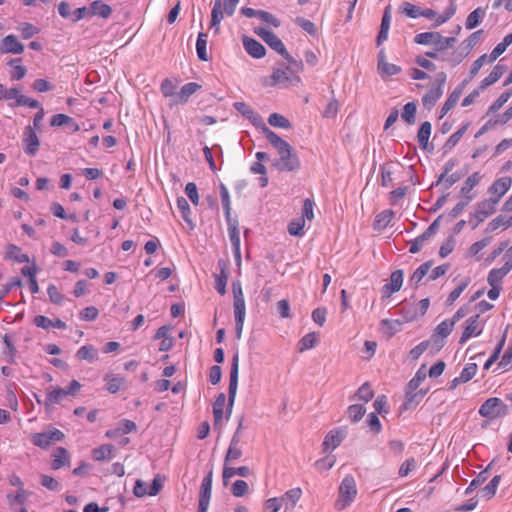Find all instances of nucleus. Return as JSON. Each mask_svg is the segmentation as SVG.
Returning a JSON list of instances; mask_svg holds the SVG:
<instances>
[{
  "label": "nucleus",
  "mask_w": 512,
  "mask_h": 512,
  "mask_svg": "<svg viewBox=\"0 0 512 512\" xmlns=\"http://www.w3.org/2000/svg\"><path fill=\"white\" fill-rule=\"evenodd\" d=\"M243 47L245 51L255 59H261L266 54L265 47L254 38L243 36L242 38Z\"/></svg>",
  "instance_id": "18"
},
{
  "label": "nucleus",
  "mask_w": 512,
  "mask_h": 512,
  "mask_svg": "<svg viewBox=\"0 0 512 512\" xmlns=\"http://www.w3.org/2000/svg\"><path fill=\"white\" fill-rule=\"evenodd\" d=\"M497 199H486L480 202L474 211V219L477 222L485 221L489 216H491L497 207Z\"/></svg>",
  "instance_id": "15"
},
{
  "label": "nucleus",
  "mask_w": 512,
  "mask_h": 512,
  "mask_svg": "<svg viewBox=\"0 0 512 512\" xmlns=\"http://www.w3.org/2000/svg\"><path fill=\"white\" fill-rule=\"evenodd\" d=\"M438 227L439 226H428V228L421 235L410 242L411 245L409 252L411 254L418 253L423 247L424 243L436 234Z\"/></svg>",
  "instance_id": "23"
},
{
  "label": "nucleus",
  "mask_w": 512,
  "mask_h": 512,
  "mask_svg": "<svg viewBox=\"0 0 512 512\" xmlns=\"http://www.w3.org/2000/svg\"><path fill=\"white\" fill-rule=\"evenodd\" d=\"M76 356L80 360H86L89 362H93L97 360L98 353L97 350L92 345L82 346L76 353Z\"/></svg>",
  "instance_id": "43"
},
{
  "label": "nucleus",
  "mask_w": 512,
  "mask_h": 512,
  "mask_svg": "<svg viewBox=\"0 0 512 512\" xmlns=\"http://www.w3.org/2000/svg\"><path fill=\"white\" fill-rule=\"evenodd\" d=\"M365 413L366 409L361 404L350 405L346 410V414L352 423L360 421Z\"/></svg>",
  "instance_id": "40"
},
{
  "label": "nucleus",
  "mask_w": 512,
  "mask_h": 512,
  "mask_svg": "<svg viewBox=\"0 0 512 512\" xmlns=\"http://www.w3.org/2000/svg\"><path fill=\"white\" fill-rule=\"evenodd\" d=\"M90 13L93 16L108 18L112 13V8L100 0L93 1L90 5Z\"/></svg>",
  "instance_id": "33"
},
{
  "label": "nucleus",
  "mask_w": 512,
  "mask_h": 512,
  "mask_svg": "<svg viewBox=\"0 0 512 512\" xmlns=\"http://www.w3.org/2000/svg\"><path fill=\"white\" fill-rule=\"evenodd\" d=\"M296 67L292 64L290 66L281 65L275 68L269 77H265L262 80V84L265 87H280L288 88L296 86L301 83V78L297 74Z\"/></svg>",
  "instance_id": "2"
},
{
  "label": "nucleus",
  "mask_w": 512,
  "mask_h": 512,
  "mask_svg": "<svg viewBox=\"0 0 512 512\" xmlns=\"http://www.w3.org/2000/svg\"><path fill=\"white\" fill-rule=\"evenodd\" d=\"M403 284V271L395 270L391 273L390 283L382 287L383 297H390L393 293L398 292Z\"/></svg>",
  "instance_id": "21"
},
{
  "label": "nucleus",
  "mask_w": 512,
  "mask_h": 512,
  "mask_svg": "<svg viewBox=\"0 0 512 512\" xmlns=\"http://www.w3.org/2000/svg\"><path fill=\"white\" fill-rule=\"evenodd\" d=\"M317 344V335L315 332L304 335L298 342V351L303 352L312 349Z\"/></svg>",
  "instance_id": "45"
},
{
  "label": "nucleus",
  "mask_w": 512,
  "mask_h": 512,
  "mask_svg": "<svg viewBox=\"0 0 512 512\" xmlns=\"http://www.w3.org/2000/svg\"><path fill=\"white\" fill-rule=\"evenodd\" d=\"M485 15V11L482 8H477L474 11H472L465 22V26L467 29H474L477 27L480 22L482 21L483 17Z\"/></svg>",
  "instance_id": "41"
},
{
  "label": "nucleus",
  "mask_w": 512,
  "mask_h": 512,
  "mask_svg": "<svg viewBox=\"0 0 512 512\" xmlns=\"http://www.w3.org/2000/svg\"><path fill=\"white\" fill-rule=\"evenodd\" d=\"M24 51V45L18 41L15 35H7L0 43V52L2 54H21Z\"/></svg>",
  "instance_id": "19"
},
{
  "label": "nucleus",
  "mask_w": 512,
  "mask_h": 512,
  "mask_svg": "<svg viewBox=\"0 0 512 512\" xmlns=\"http://www.w3.org/2000/svg\"><path fill=\"white\" fill-rule=\"evenodd\" d=\"M399 313L405 322H412L419 316L418 308L414 304H404L399 309Z\"/></svg>",
  "instance_id": "47"
},
{
  "label": "nucleus",
  "mask_w": 512,
  "mask_h": 512,
  "mask_svg": "<svg viewBox=\"0 0 512 512\" xmlns=\"http://www.w3.org/2000/svg\"><path fill=\"white\" fill-rule=\"evenodd\" d=\"M238 375H239V354L236 352L233 355L230 369V379L228 387V405L226 409V419L228 420L232 413V408L235 402L237 388H238Z\"/></svg>",
  "instance_id": "8"
},
{
  "label": "nucleus",
  "mask_w": 512,
  "mask_h": 512,
  "mask_svg": "<svg viewBox=\"0 0 512 512\" xmlns=\"http://www.w3.org/2000/svg\"><path fill=\"white\" fill-rule=\"evenodd\" d=\"M255 33L273 50H275L278 54H280L283 58L287 60L289 64H292L296 67L297 71H303L304 66L301 61L295 60L287 51L282 40L272 31H269L265 28H256Z\"/></svg>",
  "instance_id": "3"
},
{
  "label": "nucleus",
  "mask_w": 512,
  "mask_h": 512,
  "mask_svg": "<svg viewBox=\"0 0 512 512\" xmlns=\"http://www.w3.org/2000/svg\"><path fill=\"white\" fill-rule=\"evenodd\" d=\"M356 495L355 479L352 475H346L339 486V496L335 502V508L339 511L345 509L354 501Z\"/></svg>",
  "instance_id": "6"
},
{
  "label": "nucleus",
  "mask_w": 512,
  "mask_h": 512,
  "mask_svg": "<svg viewBox=\"0 0 512 512\" xmlns=\"http://www.w3.org/2000/svg\"><path fill=\"white\" fill-rule=\"evenodd\" d=\"M212 480H213V470H210L207 475L203 478L200 494H199V504H198V512H207L209 508L211 493H212Z\"/></svg>",
  "instance_id": "11"
},
{
  "label": "nucleus",
  "mask_w": 512,
  "mask_h": 512,
  "mask_svg": "<svg viewBox=\"0 0 512 512\" xmlns=\"http://www.w3.org/2000/svg\"><path fill=\"white\" fill-rule=\"evenodd\" d=\"M460 95H461V92L455 90L448 96L447 100L445 101L444 105L441 108V115H440L441 118L443 116H445L451 109H453L455 107V105L457 104V102L460 99Z\"/></svg>",
  "instance_id": "50"
},
{
  "label": "nucleus",
  "mask_w": 512,
  "mask_h": 512,
  "mask_svg": "<svg viewBox=\"0 0 512 512\" xmlns=\"http://www.w3.org/2000/svg\"><path fill=\"white\" fill-rule=\"evenodd\" d=\"M177 83L169 78H166L162 81L160 89L162 94L165 97H170L171 105H173V100H175Z\"/></svg>",
  "instance_id": "46"
},
{
  "label": "nucleus",
  "mask_w": 512,
  "mask_h": 512,
  "mask_svg": "<svg viewBox=\"0 0 512 512\" xmlns=\"http://www.w3.org/2000/svg\"><path fill=\"white\" fill-rule=\"evenodd\" d=\"M29 496V492L25 489H18L16 494L8 493L6 499L11 509H14L16 504L23 505Z\"/></svg>",
  "instance_id": "36"
},
{
  "label": "nucleus",
  "mask_w": 512,
  "mask_h": 512,
  "mask_svg": "<svg viewBox=\"0 0 512 512\" xmlns=\"http://www.w3.org/2000/svg\"><path fill=\"white\" fill-rule=\"evenodd\" d=\"M454 328L453 321L449 319H445L440 324L437 325L435 329V335H438L442 338H446L452 332Z\"/></svg>",
  "instance_id": "55"
},
{
  "label": "nucleus",
  "mask_w": 512,
  "mask_h": 512,
  "mask_svg": "<svg viewBox=\"0 0 512 512\" xmlns=\"http://www.w3.org/2000/svg\"><path fill=\"white\" fill-rule=\"evenodd\" d=\"M23 145L24 151L31 156L35 155L39 149L40 142L38 136L31 126H27L24 130Z\"/></svg>",
  "instance_id": "16"
},
{
  "label": "nucleus",
  "mask_w": 512,
  "mask_h": 512,
  "mask_svg": "<svg viewBox=\"0 0 512 512\" xmlns=\"http://www.w3.org/2000/svg\"><path fill=\"white\" fill-rule=\"evenodd\" d=\"M447 76L444 72H440L437 74L434 82L432 83L428 92L422 97L423 106L430 110L432 109L437 101L443 95V88L446 83Z\"/></svg>",
  "instance_id": "7"
},
{
  "label": "nucleus",
  "mask_w": 512,
  "mask_h": 512,
  "mask_svg": "<svg viewBox=\"0 0 512 512\" xmlns=\"http://www.w3.org/2000/svg\"><path fill=\"white\" fill-rule=\"evenodd\" d=\"M295 23L301 27L304 31H306L308 34L314 36L316 35L317 33V28L315 26V24L308 20V19H305L303 17H297L295 19Z\"/></svg>",
  "instance_id": "62"
},
{
  "label": "nucleus",
  "mask_w": 512,
  "mask_h": 512,
  "mask_svg": "<svg viewBox=\"0 0 512 512\" xmlns=\"http://www.w3.org/2000/svg\"><path fill=\"white\" fill-rule=\"evenodd\" d=\"M5 259L17 263H28L29 256L22 252V249L14 244H9L5 252Z\"/></svg>",
  "instance_id": "30"
},
{
  "label": "nucleus",
  "mask_w": 512,
  "mask_h": 512,
  "mask_svg": "<svg viewBox=\"0 0 512 512\" xmlns=\"http://www.w3.org/2000/svg\"><path fill=\"white\" fill-rule=\"evenodd\" d=\"M233 292V309L235 318V337L241 339L242 331L244 327V321L246 317V306L242 290V285L239 280L232 282Z\"/></svg>",
  "instance_id": "4"
},
{
  "label": "nucleus",
  "mask_w": 512,
  "mask_h": 512,
  "mask_svg": "<svg viewBox=\"0 0 512 512\" xmlns=\"http://www.w3.org/2000/svg\"><path fill=\"white\" fill-rule=\"evenodd\" d=\"M374 396V391L372 390L370 384L365 382L363 385L359 387L357 392L355 393V397L359 400L364 401L365 403L369 402Z\"/></svg>",
  "instance_id": "51"
},
{
  "label": "nucleus",
  "mask_w": 512,
  "mask_h": 512,
  "mask_svg": "<svg viewBox=\"0 0 512 512\" xmlns=\"http://www.w3.org/2000/svg\"><path fill=\"white\" fill-rule=\"evenodd\" d=\"M104 379L107 382L106 389L112 394L117 393L124 384V378L122 377L106 375Z\"/></svg>",
  "instance_id": "49"
},
{
  "label": "nucleus",
  "mask_w": 512,
  "mask_h": 512,
  "mask_svg": "<svg viewBox=\"0 0 512 512\" xmlns=\"http://www.w3.org/2000/svg\"><path fill=\"white\" fill-rule=\"evenodd\" d=\"M378 58V72L382 78L390 77L401 72L400 66L386 61L384 51H380Z\"/></svg>",
  "instance_id": "22"
},
{
  "label": "nucleus",
  "mask_w": 512,
  "mask_h": 512,
  "mask_svg": "<svg viewBox=\"0 0 512 512\" xmlns=\"http://www.w3.org/2000/svg\"><path fill=\"white\" fill-rule=\"evenodd\" d=\"M427 376L426 365L423 364L416 372L415 376L408 382V391L406 392V398L409 402H413L417 397V393L414 391L420 386Z\"/></svg>",
  "instance_id": "17"
},
{
  "label": "nucleus",
  "mask_w": 512,
  "mask_h": 512,
  "mask_svg": "<svg viewBox=\"0 0 512 512\" xmlns=\"http://www.w3.org/2000/svg\"><path fill=\"white\" fill-rule=\"evenodd\" d=\"M63 396H66L64 388H56L49 391L46 395L45 406L49 407L50 405L59 403Z\"/></svg>",
  "instance_id": "53"
},
{
  "label": "nucleus",
  "mask_w": 512,
  "mask_h": 512,
  "mask_svg": "<svg viewBox=\"0 0 512 512\" xmlns=\"http://www.w3.org/2000/svg\"><path fill=\"white\" fill-rule=\"evenodd\" d=\"M114 447L111 444H104L92 450V458L95 461H105L111 459V453Z\"/></svg>",
  "instance_id": "35"
},
{
  "label": "nucleus",
  "mask_w": 512,
  "mask_h": 512,
  "mask_svg": "<svg viewBox=\"0 0 512 512\" xmlns=\"http://www.w3.org/2000/svg\"><path fill=\"white\" fill-rule=\"evenodd\" d=\"M229 238L233 248V254L235 259L241 261L240 252V231L237 226H229Z\"/></svg>",
  "instance_id": "32"
},
{
  "label": "nucleus",
  "mask_w": 512,
  "mask_h": 512,
  "mask_svg": "<svg viewBox=\"0 0 512 512\" xmlns=\"http://www.w3.org/2000/svg\"><path fill=\"white\" fill-rule=\"evenodd\" d=\"M511 271V265H503L501 268L492 269L488 276L487 282L489 285L502 286L503 278Z\"/></svg>",
  "instance_id": "27"
},
{
  "label": "nucleus",
  "mask_w": 512,
  "mask_h": 512,
  "mask_svg": "<svg viewBox=\"0 0 512 512\" xmlns=\"http://www.w3.org/2000/svg\"><path fill=\"white\" fill-rule=\"evenodd\" d=\"M218 266L220 268V274L216 276L215 289L220 295H224L226 293V284L228 279L227 265L223 259H220L218 261Z\"/></svg>",
  "instance_id": "29"
},
{
  "label": "nucleus",
  "mask_w": 512,
  "mask_h": 512,
  "mask_svg": "<svg viewBox=\"0 0 512 512\" xmlns=\"http://www.w3.org/2000/svg\"><path fill=\"white\" fill-rule=\"evenodd\" d=\"M456 12V5L453 2H450L449 7L445 11L444 14H437L432 9H424L421 12V17H425L427 19L434 21V26H440L443 23L447 22Z\"/></svg>",
  "instance_id": "14"
},
{
  "label": "nucleus",
  "mask_w": 512,
  "mask_h": 512,
  "mask_svg": "<svg viewBox=\"0 0 512 512\" xmlns=\"http://www.w3.org/2000/svg\"><path fill=\"white\" fill-rule=\"evenodd\" d=\"M471 279L469 277L464 278L461 280V282L457 285V287L450 292L448 295L445 305L451 306L454 304V302L460 297V295L463 293V291L468 287L470 284Z\"/></svg>",
  "instance_id": "34"
},
{
  "label": "nucleus",
  "mask_w": 512,
  "mask_h": 512,
  "mask_svg": "<svg viewBox=\"0 0 512 512\" xmlns=\"http://www.w3.org/2000/svg\"><path fill=\"white\" fill-rule=\"evenodd\" d=\"M237 3L227 0H216L211 12V27L218 26L226 16H232L235 12Z\"/></svg>",
  "instance_id": "10"
},
{
  "label": "nucleus",
  "mask_w": 512,
  "mask_h": 512,
  "mask_svg": "<svg viewBox=\"0 0 512 512\" xmlns=\"http://www.w3.org/2000/svg\"><path fill=\"white\" fill-rule=\"evenodd\" d=\"M512 88L503 92L488 108L487 114L496 113L499 111L511 98Z\"/></svg>",
  "instance_id": "39"
},
{
  "label": "nucleus",
  "mask_w": 512,
  "mask_h": 512,
  "mask_svg": "<svg viewBox=\"0 0 512 512\" xmlns=\"http://www.w3.org/2000/svg\"><path fill=\"white\" fill-rule=\"evenodd\" d=\"M414 42L432 46L437 51H445L455 45L456 38L444 37L439 32H422L414 37Z\"/></svg>",
  "instance_id": "5"
},
{
  "label": "nucleus",
  "mask_w": 512,
  "mask_h": 512,
  "mask_svg": "<svg viewBox=\"0 0 512 512\" xmlns=\"http://www.w3.org/2000/svg\"><path fill=\"white\" fill-rule=\"evenodd\" d=\"M196 51L198 58L202 61L208 60L207 53V34L199 33L196 41Z\"/></svg>",
  "instance_id": "44"
},
{
  "label": "nucleus",
  "mask_w": 512,
  "mask_h": 512,
  "mask_svg": "<svg viewBox=\"0 0 512 512\" xmlns=\"http://www.w3.org/2000/svg\"><path fill=\"white\" fill-rule=\"evenodd\" d=\"M479 315L469 317L465 324L464 331L459 339V344H465L472 336H478L481 333L479 328Z\"/></svg>",
  "instance_id": "20"
},
{
  "label": "nucleus",
  "mask_w": 512,
  "mask_h": 512,
  "mask_svg": "<svg viewBox=\"0 0 512 512\" xmlns=\"http://www.w3.org/2000/svg\"><path fill=\"white\" fill-rule=\"evenodd\" d=\"M482 176L479 172H474L471 174L464 182V185L462 187L463 193H469L476 185L479 184L481 181Z\"/></svg>",
  "instance_id": "61"
},
{
  "label": "nucleus",
  "mask_w": 512,
  "mask_h": 512,
  "mask_svg": "<svg viewBox=\"0 0 512 512\" xmlns=\"http://www.w3.org/2000/svg\"><path fill=\"white\" fill-rule=\"evenodd\" d=\"M235 475H239L241 477H249L251 475V470L248 466H241L238 468L229 467L228 464H224L222 478L223 484L226 486L228 480Z\"/></svg>",
  "instance_id": "26"
},
{
  "label": "nucleus",
  "mask_w": 512,
  "mask_h": 512,
  "mask_svg": "<svg viewBox=\"0 0 512 512\" xmlns=\"http://www.w3.org/2000/svg\"><path fill=\"white\" fill-rule=\"evenodd\" d=\"M220 190V198L222 202V206L225 212L226 220L228 224H233V222H236L237 220L235 218L231 217V198L230 193L227 189V187L221 183L219 186Z\"/></svg>",
  "instance_id": "28"
},
{
  "label": "nucleus",
  "mask_w": 512,
  "mask_h": 512,
  "mask_svg": "<svg viewBox=\"0 0 512 512\" xmlns=\"http://www.w3.org/2000/svg\"><path fill=\"white\" fill-rule=\"evenodd\" d=\"M432 126L431 123L428 121H425L421 124L418 133H417V140L419 145L422 148H426L428 145V140L431 135Z\"/></svg>",
  "instance_id": "38"
},
{
  "label": "nucleus",
  "mask_w": 512,
  "mask_h": 512,
  "mask_svg": "<svg viewBox=\"0 0 512 512\" xmlns=\"http://www.w3.org/2000/svg\"><path fill=\"white\" fill-rule=\"evenodd\" d=\"M402 12L410 18L421 17L422 10L410 2H404L401 6Z\"/></svg>",
  "instance_id": "63"
},
{
  "label": "nucleus",
  "mask_w": 512,
  "mask_h": 512,
  "mask_svg": "<svg viewBox=\"0 0 512 512\" xmlns=\"http://www.w3.org/2000/svg\"><path fill=\"white\" fill-rule=\"evenodd\" d=\"M416 105L413 102L405 104L403 112L401 114L402 119L408 124H412L415 121Z\"/></svg>",
  "instance_id": "59"
},
{
  "label": "nucleus",
  "mask_w": 512,
  "mask_h": 512,
  "mask_svg": "<svg viewBox=\"0 0 512 512\" xmlns=\"http://www.w3.org/2000/svg\"><path fill=\"white\" fill-rule=\"evenodd\" d=\"M505 72H506V66L503 64H497L496 66H494V68L489 73V75L481 81L479 88L481 90L487 89L489 86L496 83L503 76V74Z\"/></svg>",
  "instance_id": "24"
},
{
  "label": "nucleus",
  "mask_w": 512,
  "mask_h": 512,
  "mask_svg": "<svg viewBox=\"0 0 512 512\" xmlns=\"http://www.w3.org/2000/svg\"><path fill=\"white\" fill-rule=\"evenodd\" d=\"M482 417L495 419L508 414V406L497 397L488 398L479 408Z\"/></svg>",
  "instance_id": "9"
},
{
  "label": "nucleus",
  "mask_w": 512,
  "mask_h": 512,
  "mask_svg": "<svg viewBox=\"0 0 512 512\" xmlns=\"http://www.w3.org/2000/svg\"><path fill=\"white\" fill-rule=\"evenodd\" d=\"M313 209H314V203L311 199H305L303 201V207H302V220L303 222H306V221H313L314 220V213H313Z\"/></svg>",
  "instance_id": "60"
},
{
  "label": "nucleus",
  "mask_w": 512,
  "mask_h": 512,
  "mask_svg": "<svg viewBox=\"0 0 512 512\" xmlns=\"http://www.w3.org/2000/svg\"><path fill=\"white\" fill-rule=\"evenodd\" d=\"M248 484L244 480H236L232 487L231 493L235 497H243L248 492Z\"/></svg>",
  "instance_id": "64"
},
{
  "label": "nucleus",
  "mask_w": 512,
  "mask_h": 512,
  "mask_svg": "<svg viewBox=\"0 0 512 512\" xmlns=\"http://www.w3.org/2000/svg\"><path fill=\"white\" fill-rule=\"evenodd\" d=\"M201 86L195 82H190L182 86L179 92L175 95L173 104L186 103L190 96L197 92Z\"/></svg>",
  "instance_id": "25"
},
{
  "label": "nucleus",
  "mask_w": 512,
  "mask_h": 512,
  "mask_svg": "<svg viewBox=\"0 0 512 512\" xmlns=\"http://www.w3.org/2000/svg\"><path fill=\"white\" fill-rule=\"evenodd\" d=\"M500 481V475L494 476L491 481L481 490L483 496L487 497L488 499L492 498L496 494Z\"/></svg>",
  "instance_id": "52"
},
{
  "label": "nucleus",
  "mask_w": 512,
  "mask_h": 512,
  "mask_svg": "<svg viewBox=\"0 0 512 512\" xmlns=\"http://www.w3.org/2000/svg\"><path fill=\"white\" fill-rule=\"evenodd\" d=\"M347 435L348 428L346 426L329 431L322 444L324 452L336 449L344 441Z\"/></svg>",
  "instance_id": "12"
},
{
  "label": "nucleus",
  "mask_w": 512,
  "mask_h": 512,
  "mask_svg": "<svg viewBox=\"0 0 512 512\" xmlns=\"http://www.w3.org/2000/svg\"><path fill=\"white\" fill-rule=\"evenodd\" d=\"M18 30L20 31L23 39H29L40 32L39 28L28 22L22 23L18 27Z\"/></svg>",
  "instance_id": "58"
},
{
  "label": "nucleus",
  "mask_w": 512,
  "mask_h": 512,
  "mask_svg": "<svg viewBox=\"0 0 512 512\" xmlns=\"http://www.w3.org/2000/svg\"><path fill=\"white\" fill-rule=\"evenodd\" d=\"M301 495H302L301 488H299V487L293 488V489L288 490L281 497V501L285 502V503L291 502V506L294 507L296 505V503L299 501V499L301 498Z\"/></svg>",
  "instance_id": "54"
},
{
  "label": "nucleus",
  "mask_w": 512,
  "mask_h": 512,
  "mask_svg": "<svg viewBox=\"0 0 512 512\" xmlns=\"http://www.w3.org/2000/svg\"><path fill=\"white\" fill-rule=\"evenodd\" d=\"M512 185V178L504 176L496 179L489 187L488 191L491 194V199H497V203L500 202L501 198L508 192Z\"/></svg>",
  "instance_id": "13"
},
{
  "label": "nucleus",
  "mask_w": 512,
  "mask_h": 512,
  "mask_svg": "<svg viewBox=\"0 0 512 512\" xmlns=\"http://www.w3.org/2000/svg\"><path fill=\"white\" fill-rule=\"evenodd\" d=\"M262 132L279 154L280 159L275 166L279 170L296 171L300 162L296 154L293 153L291 145L266 126H263Z\"/></svg>",
  "instance_id": "1"
},
{
  "label": "nucleus",
  "mask_w": 512,
  "mask_h": 512,
  "mask_svg": "<svg viewBox=\"0 0 512 512\" xmlns=\"http://www.w3.org/2000/svg\"><path fill=\"white\" fill-rule=\"evenodd\" d=\"M268 123L273 127L289 129L291 128L290 121L281 114L272 113L268 118Z\"/></svg>",
  "instance_id": "48"
},
{
  "label": "nucleus",
  "mask_w": 512,
  "mask_h": 512,
  "mask_svg": "<svg viewBox=\"0 0 512 512\" xmlns=\"http://www.w3.org/2000/svg\"><path fill=\"white\" fill-rule=\"evenodd\" d=\"M53 461L51 463V467L54 470H58L63 466L70 465V457L68 451L63 447L56 448L53 454Z\"/></svg>",
  "instance_id": "31"
},
{
  "label": "nucleus",
  "mask_w": 512,
  "mask_h": 512,
  "mask_svg": "<svg viewBox=\"0 0 512 512\" xmlns=\"http://www.w3.org/2000/svg\"><path fill=\"white\" fill-rule=\"evenodd\" d=\"M19 61H20V59H14V60H11L9 63L13 67V69L11 71V78L15 79V80H21L22 78L25 77V75L27 73V69L25 66L16 64Z\"/></svg>",
  "instance_id": "57"
},
{
  "label": "nucleus",
  "mask_w": 512,
  "mask_h": 512,
  "mask_svg": "<svg viewBox=\"0 0 512 512\" xmlns=\"http://www.w3.org/2000/svg\"><path fill=\"white\" fill-rule=\"evenodd\" d=\"M492 463L488 465V467L481 471L469 484V486L465 490V494L468 495L472 491H474L476 488L481 486L486 480L488 479L489 473L488 469L491 467Z\"/></svg>",
  "instance_id": "42"
},
{
  "label": "nucleus",
  "mask_w": 512,
  "mask_h": 512,
  "mask_svg": "<svg viewBox=\"0 0 512 512\" xmlns=\"http://www.w3.org/2000/svg\"><path fill=\"white\" fill-rule=\"evenodd\" d=\"M433 265V260H429L421 264L412 274L410 282L417 286L420 281L427 275Z\"/></svg>",
  "instance_id": "37"
},
{
  "label": "nucleus",
  "mask_w": 512,
  "mask_h": 512,
  "mask_svg": "<svg viewBox=\"0 0 512 512\" xmlns=\"http://www.w3.org/2000/svg\"><path fill=\"white\" fill-rule=\"evenodd\" d=\"M32 443L42 449H47L51 445V440L47 432L35 433L32 436Z\"/></svg>",
  "instance_id": "56"
}]
</instances>
